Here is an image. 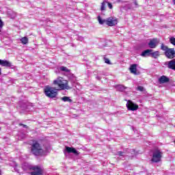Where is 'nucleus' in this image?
I'll return each instance as SVG.
<instances>
[{
    "label": "nucleus",
    "mask_w": 175,
    "mask_h": 175,
    "mask_svg": "<svg viewBox=\"0 0 175 175\" xmlns=\"http://www.w3.org/2000/svg\"><path fill=\"white\" fill-rule=\"evenodd\" d=\"M165 55L169 59H173L175 57V51L174 49H167V50L165 52Z\"/></svg>",
    "instance_id": "6e6552de"
},
{
    "label": "nucleus",
    "mask_w": 175,
    "mask_h": 175,
    "mask_svg": "<svg viewBox=\"0 0 175 175\" xmlns=\"http://www.w3.org/2000/svg\"><path fill=\"white\" fill-rule=\"evenodd\" d=\"M107 1H103V3H101V7H100V10L103 11V10H106V3Z\"/></svg>",
    "instance_id": "aec40b11"
},
{
    "label": "nucleus",
    "mask_w": 175,
    "mask_h": 175,
    "mask_svg": "<svg viewBox=\"0 0 175 175\" xmlns=\"http://www.w3.org/2000/svg\"><path fill=\"white\" fill-rule=\"evenodd\" d=\"M53 84L54 85H57L59 90H70L69 82L61 77H59L56 80H54Z\"/></svg>",
    "instance_id": "f03ea898"
},
{
    "label": "nucleus",
    "mask_w": 175,
    "mask_h": 175,
    "mask_svg": "<svg viewBox=\"0 0 175 175\" xmlns=\"http://www.w3.org/2000/svg\"><path fill=\"white\" fill-rule=\"evenodd\" d=\"M98 20L99 24H100L101 25H103L104 23H105L107 25H108V27H114L117 25V24H118V19L113 16H110L105 20H102L100 16H98Z\"/></svg>",
    "instance_id": "7ed1b4c3"
},
{
    "label": "nucleus",
    "mask_w": 175,
    "mask_h": 175,
    "mask_svg": "<svg viewBox=\"0 0 175 175\" xmlns=\"http://www.w3.org/2000/svg\"><path fill=\"white\" fill-rule=\"evenodd\" d=\"M129 70L133 75H137V64H132L129 68Z\"/></svg>",
    "instance_id": "f8f14e48"
},
{
    "label": "nucleus",
    "mask_w": 175,
    "mask_h": 175,
    "mask_svg": "<svg viewBox=\"0 0 175 175\" xmlns=\"http://www.w3.org/2000/svg\"><path fill=\"white\" fill-rule=\"evenodd\" d=\"M137 90L143 92V91H144V88L143 86H138L137 88Z\"/></svg>",
    "instance_id": "393cba45"
},
{
    "label": "nucleus",
    "mask_w": 175,
    "mask_h": 175,
    "mask_svg": "<svg viewBox=\"0 0 175 175\" xmlns=\"http://www.w3.org/2000/svg\"><path fill=\"white\" fill-rule=\"evenodd\" d=\"M173 2H174V5H175V0H173Z\"/></svg>",
    "instance_id": "2f4dec72"
},
{
    "label": "nucleus",
    "mask_w": 175,
    "mask_h": 175,
    "mask_svg": "<svg viewBox=\"0 0 175 175\" xmlns=\"http://www.w3.org/2000/svg\"><path fill=\"white\" fill-rule=\"evenodd\" d=\"M2 28H3V22L0 18V32L1 31Z\"/></svg>",
    "instance_id": "a878e982"
},
{
    "label": "nucleus",
    "mask_w": 175,
    "mask_h": 175,
    "mask_svg": "<svg viewBox=\"0 0 175 175\" xmlns=\"http://www.w3.org/2000/svg\"><path fill=\"white\" fill-rule=\"evenodd\" d=\"M30 170H32V172H30L31 175H43V169L39 165L31 167Z\"/></svg>",
    "instance_id": "423d86ee"
},
{
    "label": "nucleus",
    "mask_w": 175,
    "mask_h": 175,
    "mask_svg": "<svg viewBox=\"0 0 175 175\" xmlns=\"http://www.w3.org/2000/svg\"><path fill=\"white\" fill-rule=\"evenodd\" d=\"M19 126H24V124L21 123V124H19Z\"/></svg>",
    "instance_id": "c85d7f7f"
},
{
    "label": "nucleus",
    "mask_w": 175,
    "mask_h": 175,
    "mask_svg": "<svg viewBox=\"0 0 175 175\" xmlns=\"http://www.w3.org/2000/svg\"><path fill=\"white\" fill-rule=\"evenodd\" d=\"M118 91L122 92L126 90V87L124 86L123 85H118Z\"/></svg>",
    "instance_id": "6ab92c4d"
},
{
    "label": "nucleus",
    "mask_w": 175,
    "mask_h": 175,
    "mask_svg": "<svg viewBox=\"0 0 175 175\" xmlns=\"http://www.w3.org/2000/svg\"><path fill=\"white\" fill-rule=\"evenodd\" d=\"M107 3V5H108V8H109V9H113V4H111V3H110V2H106Z\"/></svg>",
    "instance_id": "bb28decb"
},
{
    "label": "nucleus",
    "mask_w": 175,
    "mask_h": 175,
    "mask_svg": "<svg viewBox=\"0 0 175 175\" xmlns=\"http://www.w3.org/2000/svg\"><path fill=\"white\" fill-rule=\"evenodd\" d=\"M126 107L128 110L131 111H136V110L139 109V105L135 104L132 100H129L127 101Z\"/></svg>",
    "instance_id": "0eeeda50"
},
{
    "label": "nucleus",
    "mask_w": 175,
    "mask_h": 175,
    "mask_svg": "<svg viewBox=\"0 0 175 175\" xmlns=\"http://www.w3.org/2000/svg\"><path fill=\"white\" fill-rule=\"evenodd\" d=\"M0 65H1V66H5L6 68H10L12 63L8 60H2L0 59Z\"/></svg>",
    "instance_id": "ddd939ff"
},
{
    "label": "nucleus",
    "mask_w": 175,
    "mask_h": 175,
    "mask_svg": "<svg viewBox=\"0 0 175 175\" xmlns=\"http://www.w3.org/2000/svg\"><path fill=\"white\" fill-rule=\"evenodd\" d=\"M104 61L105 64H107L108 65H111V62H110V59L104 57Z\"/></svg>",
    "instance_id": "b1692460"
},
{
    "label": "nucleus",
    "mask_w": 175,
    "mask_h": 175,
    "mask_svg": "<svg viewBox=\"0 0 175 175\" xmlns=\"http://www.w3.org/2000/svg\"><path fill=\"white\" fill-rule=\"evenodd\" d=\"M1 69L0 68V76H1V75H2V72H1Z\"/></svg>",
    "instance_id": "7c9ffc66"
},
{
    "label": "nucleus",
    "mask_w": 175,
    "mask_h": 175,
    "mask_svg": "<svg viewBox=\"0 0 175 175\" xmlns=\"http://www.w3.org/2000/svg\"><path fill=\"white\" fill-rule=\"evenodd\" d=\"M161 50H163V51H165V53H166V51H167V49L169 48L167 46H165V44H161Z\"/></svg>",
    "instance_id": "4be33fe9"
},
{
    "label": "nucleus",
    "mask_w": 175,
    "mask_h": 175,
    "mask_svg": "<svg viewBox=\"0 0 175 175\" xmlns=\"http://www.w3.org/2000/svg\"><path fill=\"white\" fill-rule=\"evenodd\" d=\"M31 144V152L36 157L42 155L44 150H43V141L42 139H33Z\"/></svg>",
    "instance_id": "f257e3e1"
},
{
    "label": "nucleus",
    "mask_w": 175,
    "mask_h": 175,
    "mask_svg": "<svg viewBox=\"0 0 175 175\" xmlns=\"http://www.w3.org/2000/svg\"><path fill=\"white\" fill-rule=\"evenodd\" d=\"M170 42L171 43V44H173V46H175V38L171 37L170 38Z\"/></svg>",
    "instance_id": "5701e85b"
},
{
    "label": "nucleus",
    "mask_w": 175,
    "mask_h": 175,
    "mask_svg": "<svg viewBox=\"0 0 175 175\" xmlns=\"http://www.w3.org/2000/svg\"><path fill=\"white\" fill-rule=\"evenodd\" d=\"M21 42L23 44H27L28 43V38L23 37L21 39Z\"/></svg>",
    "instance_id": "a211bd4d"
},
{
    "label": "nucleus",
    "mask_w": 175,
    "mask_h": 175,
    "mask_svg": "<svg viewBox=\"0 0 175 175\" xmlns=\"http://www.w3.org/2000/svg\"><path fill=\"white\" fill-rule=\"evenodd\" d=\"M150 55L152 57V58H158V57H159L160 54H159V51H156L154 52H151Z\"/></svg>",
    "instance_id": "dca6fc26"
},
{
    "label": "nucleus",
    "mask_w": 175,
    "mask_h": 175,
    "mask_svg": "<svg viewBox=\"0 0 175 175\" xmlns=\"http://www.w3.org/2000/svg\"><path fill=\"white\" fill-rule=\"evenodd\" d=\"M158 44V38H153L148 42V46L150 49H155Z\"/></svg>",
    "instance_id": "9d476101"
},
{
    "label": "nucleus",
    "mask_w": 175,
    "mask_h": 175,
    "mask_svg": "<svg viewBox=\"0 0 175 175\" xmlns=\"http://www.w3.org/2000/svg\"><path fill=\"white\" fill-rule=\"evenodd\" d=\"M170 81V79L169 77L163 75L159 79V83L160 84H165V83H169Z\"/></svg>",
    "instance_id": "9b49d317"
},
{
    "label": "nucleus",
    "mask_w": 175,
    "mask_h": 175,
    "mask_svg": "<svg viewBox=\"0 0 175 175\" xmlns=\"http://www.w3.org/2000/svg\"><path fill=\"white\" fill-rule=\"evenodd\" d=\"M44 93L46 96H47L48 98H51V99L56 98L57 95H58V92H57V89L49 85L45 86L44 89Z\"/></svg>",
    "instance_id": "20e7f679"
},
{
    "label": "nucleus",
    "mask_w": 175,
    "mask_h": 175,
    "mask_svg": "<svg viewBox=\"0 0 175 175\" xmlns=\"http://www.w3.org/2000/svg\"><path fill=\"white\" fill-rule=\"evenodd\" d=\"M66 151L68 154H74V155H79L80 153L73 147L66 146Z\"/></svg>",
    "instance_id": "1a4fd4ad"
},
{
    "label": "nucleus",
    "mask_w": 175,
    "mask_h": 175,
    "mask_svg": "<svg viewBox=\"0 0 175 175\" xmlns=\"http://www.w3.org/2000/svg\"><path fill=\"white\" fill-rule=\"evenodd\" d=\"M60 70H62V72H66V73H69L70 72V70L68 69L65 66H62L60 68Z\"/></svg>",
    "instance_id": "412c9836"
},
{
    "label": "nucleus",
    "mask_w": 175,
    "mask_h": 175,
    "mask_svg": "<svg viewBox=\"0 0 175 175\" xmlns=\"http://www.w3.org/2000/svg\"><path fill=\"white\" fill-rule=\"evenodd\" d=\"M118 154L119 157H122V155H124V152H122L121 151L118 152Z\"/></svg>",
    "instance_id": "cd10ccee"
},
{
    "label": "nucleus",
    "mask_w": 175,
    "mask_h": 175,
    "mask_svg": "<svg viewBox=\"0 0 175 175\" xmlns=\"http://www.w3.org/2000/svg\"><path fill=\"white\" fill-rule=\"evenodd\" d=\"M23 127H24V128H27V125L23 124Z\"/></svg>",
    "instance_id": "c756f323"
},
{
    "label": "nucleus",
    "mask_w": 175,
    "mask_h": 175,
    "mask_svg": "<svg viewBox=\"0 0 175 175\" xmlns=\"http://www.w3.org/2000/svg\"><path fill=\"white\" fill-rule=\"evenodd\" d=\"M161 159H162V152L159 149H156L153 152L151 161L158 163V162H161Z\"/></svg>",
    "instance_id": "39448f33"
},
{
    "label": "nucleus",
    "mask_w": 175,
    "mask_h": 175,
    "mask_svg": "<svg viewBox=\"0 0 175 175\" xmlns=\"http://www.w3.org/2000/svg\"><path fill=\"white\" fill-rule=\"evenodd\" d=\"M168 68L169 69H172V70H175V59L170 60L168 62Z\"/></svg>",
    "instance_id": "2eb2a0df"
},
{
    "label": "nucleus",
    "mask_w": 175,
    "mask_h": 175,
    "mask_svg": "<svg viewBox=\"0 0 175 175\" xmlns=\"http://www.w3.org/2000/svg\"><path fill=\"white\" fill-rule=\"evenodd\" d=\"M0 175H2V172H1V170H0Z\"/></svg>",
    "instance_id": "473e14b6"
},
{
    "label": "nucleus",
    "mask_w": 175,
    "mask_h": 175,
    "mask_svg": "<svg viewBox=\"0 0 175 175\" xmlns=\"http://www.w3.org/2000/svg\"><path fill=\"white\" fill-rule=\"evenodd\" d=\"M61 99L63 102H69V103H72V99H70V97L64 96Z\"/></svg>",
    "instance_id": "f3484780"
},
{
    "label": "nucleus",
    "mask_w": 175,
    "mask_h": 175,
    "mask_svg": "<svg viewBox=\"0 0 175 175\" xmlns=\"http://www.w3.org/2000/svg\"><path fill=\"white\" fill-rule=\"evenodd\" d=\"M135 5H137V2H135Z\"/></svg>",
    "instance_id": "72a5a7b5"
},
{
    "label": "nucleus",
    "mask_w": 175,
    "mask_h": 175,
    "mask_svg": "<svg viewBox=\"0 0 175 175\" xmlns=\"http://www.w3.org/2000/svg\"><path fill=\"white\" fill-rule=\"evenodd\" d=\"M151 53H152V49H146L142 53L141 55L142 57L150 56Z\"/></svg>",
    "instance_id": "4468645a"
}]
</instances>
